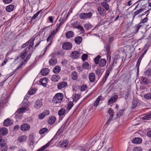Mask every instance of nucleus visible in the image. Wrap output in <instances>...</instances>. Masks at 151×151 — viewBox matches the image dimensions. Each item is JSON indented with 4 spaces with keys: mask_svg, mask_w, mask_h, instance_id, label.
<instances>
[{
    "mask_svg": "<svg viewBox=\"0 0 151 151\" xmlns=\"http://www.w3.org/2000/svg\"><path fill=\"white\" fill-rule=\"evenodd\" d=\"M55 35V31H54L53 32H52L49 35L48 37L47 38V41L48 42H49V43L48 44V45L47 46L45 47L44 49V51L42 55H44L45 53L46 52L47 49L48 48V47H50V46L52 42V40L53 39V37H54Z\"/></svg>",
    "mask_w": 151,
    "mask_h": 151,
    "instance_id": "nucleus-1",
    "label": "nucleus"
},
{
    "mask_svg": "<svg viewBox=\"0 0 151 151\" xmlns=\"http://www.w3.org/2000/svg\"><path fill=\"white\" fill-rule=\"evenodd\" d=\"M63 98V95L61 93L56 94L53 97L52 102L54 104H58L61 102Z\"/></svg>",
    "mask_w": 151,
    "mask_h": 151,
    "instance_id": "nucleus-2",
    "label": "nucleus"
},
{
    "mask_svg": "<svg viewBox=\"0 0 151 151\" xmlns=\"http://www.w3.org/2000/svg\"><path fill=\"white\" fill-rule=\"evenodd\" d=\"M0 146L2 151H7L8 147L6 141L4 139H0Z\"/></svg>",
    "mask_w": 151,
    "mask_h": 151,
    "instance_id": "nucleus-3",
    "label": "nucleus"
},
{
    "mask_svg": "<svg viewBox=\"0 0 151 151\" xmlns=\"http://www.w3.org/2000/svg\"><path fill=\"white\" fill-rule=\"evenodd\" d=\"M93 14L91 12L86 13H82L80 14L79 17L82 19H85L87 18H90L92 16Z\"/></svg>",
    "mask_w": 151,
    "mask_h": 151,
    "instance_id": "nucleus-4",
    "label": "nucleus"
},
{
    "mask_svg": "<svg viewBox=\"0 0 151 151\" xmlns=\"http://www.w3.org/2000/svg\"><path fill=\"white\" fill-rule=\"evenodd\" d=\"M108 112L109 115V118L106 123V124H109L111 121L114 118L113 115L114 114V112L113 110L111 109H109L108 110Z\"/></svg>",
    "mask_w": 151,
    "mask_h": 151,
    "instance_id": "nucleus-5",
    "label": "nucleus"
},
{
    "mask_svg": "<svg viewBox=\"0 0 151 151\" xmlns=\"http://www.w3.org/2000/svg\"><path fill=\"white\" fill-rule=\"evenodd\" d=\"M72 47L71 43L69 42H66L63 44L62 47L63 49L65 50H70Z\"/></svg>",
    "mask_w": 151,
    "mask_h": 151,
    "instance_id": "nucleus-6",
    "label": "nucleus"
},
{
    "mask_svg": "<svg viewBox=\"0 0 151 151\" xmlns=\"http://www.w3.org/2000/svg\"><path fill=\"white\" fill-rule=\"evenodd\" d=\"M97 10L99 14L102 16H104L106 14V11L104 8L100 6H99L97 8Z\"/></svg>",
    "mask_w": 151,
    "mask_h": 151,
    "instance_id": "nucleus-7",
    "label": "nucleus"
},
{
    "mask_svg": "<svg viewBox=\"0 0 151 151\" xmlns=\"http://www.w3.org/2000/svg\"><path fill=\"white\" fill-rule=\"evenodd\" d=\"M13 122V121L12 119L8 118L4 120L3 123V125L6 127L9 126L12 124Z\"/></svg>",
    "mask_w": 151,
    "mask_h": 151,
    "instance_id": "nucleus-8",
    "label": "nucleus"
},
{
    "mask_svg": "<svg viewBox=\"0 0 151 151\" xmlns=\"http://www.w3.org/2000/svg\"><path fill=\"white\" fill-rule=\"evenodd\" d=\"M30 128V125L27 124H24L22 125L20 127V129L23 131L28 130Z\"/></svg>",
    "mask_w": 151,
    "mask_h": 151,
    "instance_id": "nucleus-9",
    "label": "nucleus"
},
{
    "mask_svg": "<svg viewBox=\"0 0 151 151\" xmlns=\"http://www.w3.org/2000/svg\"><path fill=\"white\" fill-rule=\"evenodd\" d=\"M80 53L77 51H74L70 54V57L74 59H77L80 57Z\"/></svg>",
    "mask_w": 151,
    "mask_h": 151,
    "instance_id": "nucleus-10",
    "label": "nucleus"
},
{
    "mask_svg": "<svg viewBox=\"0 0 151 151\" xmlns=\"http://www.w3.org/2000/svg\"><path fill=\"white\" fill-rule=\"evenodd\" d=\"M48 79L47 78H43L41 79L40 81L39 82L43 86L46 87V84L48 82Z\"/></svg>",
    "mask_w": 151,
    "mask_h": 151,
    "instance_id": "nucleus-11",
    "label": "nucleus"
},
{
    "mask_svg": "<svg viewBox=\"0 0 151 151\" xmlns=\"http://www.w3.org/2000/svg\"><path fill=\"white\" fill-rule=\"evenodd\" d=\"M42 105V101L40 100H38L35 102L34 106L37 109H39Z\"/></svg>",
    "mask_w": 151,
    "mask_h": 151,
    "instance_id": "nucleus-12",
    "label": "nucleus"
},
{
    "mask_svg": "<svg viewBox=\"0 0 151 151\" xmlns=\"http://www.w3.org/2000/svg\"><path fill=\"white\" fill-rule=\"evenodd\" d=\"M56 120L55 117L54 116H52L48 118L47 119L48 123L50 125L52 124L55 122Z\"/></svg>",
    "mask_w": 151,
    "mask_h": 151,
    "instance_id": "nucleus-13",
    "label": "nucleus"
},
{
    "mask_svg": "<svg viewBox=\"0 0 151 151\" xmlns=\"http://www.w3.org/2000/svg\"><path fill=\"white\" fill-rule=\"evenodd\" d=\"M68 84L66 82H62L59 83L57 85L58 88L59 89H61L67 86Z\"/></svg>",
    "mask_w": 151,
    "mask_h": 151,
    "instance_id": "nucleus-14",
    "label": "nucleus"
},
{
    "mask_svg": "<svg viewBox=\"0 0 151 151\" xmlns=\"http://www.w3.org/2000/svg\"><path fill=\"white\" fill-rule=\"evenodd\" d=\"M118 98V96L117 95H115L113 96L109 99L108 101V104H112L114 102L117 100Z\"/></svg>",
    "mask_w": 151,
    "mask_h": 151,
    "instance_id": "nucleus-15",
    "label": "nucleus"
},
{
    "mask_svg": "<svg viewBox=\"0 0 151 151\" xmlns=\"http://www.w3.org/2000/svg\"><path fill=\"white\" fill-rule=\"evenodd\" d=\"M29 52V48H26L24 51L21 53L20 57L22 59H24Z\"/></svg>",
    "mask_w": 151,
    "mask_h": 151,
    "instance_id": "nucleus-16",
    "label": "nucleus"
},
{
    "mask_svg": "<svg viewBox=\"0 0 151 151\" xmlns=\"http://www.w3.org/2000/svg\"><path fill=\"white\" fill-rule=\"evenodd\" d=\"M95 77V74L93 73H91L88 75L89 81L91 83H93L94 81Z\"/></svg>",
    "mask_w": 151,
    "mask_h": 151,
    "instance_id": "nucleus-17",
    "label": "nucleus"
},
{
    "mask_svg": "<svg viewBox=\"0 0 151 151\" xmlns=\"http://www.w3.org/2000/svg\"><path fill=\"white\" fill-rule=\"evenodd\" d=\"M29 110L28 108H20L18 109L16 112V113H18L19 114H22Z\"/></svg>",
    "mask_w": 151,
    "mask_h": 151,
    "instance_id": "nucleus-18",
    "label": "nucleus"
},
{
    "mask_svg": "<svg viewBox=\"0 0 151 151\" xmlns=\"http://www.w3.org/2000/svg\"><path fill=\"white\" fill-rule=\"evenodd\" d=\"M132 142L134 144H140L142 142V139L139 137H135L132 140Z\"/></svg>",
    "mask_w": 151,
    "mask_h": 151,
    "instance_id": "nucleus-19",
    "label": "nucleus"
},
{
    "mask_svg": "<svg viewBox=\"0 0 151 151\" xmlns=\"http://www.w3.org/2000/svg\"><path fill=\"white\" fill-rule=\"evenodd\" d=\"M50 78L52 81L54 82H56L60 78V77L58 76L54 75L50 77Z\"/></svg>",
    "mask_w": 151,
    "mask_h": 151,
    "instance_id": "nucleus-20",
    "label": "nucleus"
},
{
    "mask_svg": "<svg viewBox=\"0 0 151 151\" xmlns=\"http://www.w3.org/2000/svg\"><path fill=\"white\" fill-rule=\"evenodd\" d=\"M107 3L105 1H103L101 3V4L106 11H107L109 9V6Z\"/></svg>",
    "mask_w": 151,
    "mask_h": 151,
    "instance_id": "nucleus-21",
    "label": "nucleus"
},
{
    "mask_svg": "<svg viewBox=\"0 0 151 151\" xmlns=\"http://www.w3.org/2000/svg\"><path fill=\"white\" fill-rule=\"evenodd\" d=\"M8 133V130L6 128H2L0 129V135H5Z\"/></svg>",
    "mask_w": 151,
    "mask_h": 151,
    "instance_id": "nucleus-22",
    "label": "nucleus"
},
{
    "mask_svg": "<svg viewBox=\"0 0 151 151\" xmlns=\"http://www.w3.org/2000/svg\"><path fill=\"white\" fill-rule=\"evenodd\" d=\"M14 6L12 4H10L7 6L6 8V10L8 12H11L14 9Z\"/></svg>",
    "mask_w": 151,
    "mask_h": 151,
    "instance_id": "nucleus-23",
    "label": "nucleus"
},
{
    "mask_svg": "<svg viewBox=\"0 0 151 151\" xmlns=\"http://www.w3.org/2000/svg\"><path fill=\"white\" fill-rule=\"evenodd\" d=\"M74 33L71 31H70L67 32L65 34V36L67 38H70L74 36Z\"/></svg>",
    "mask_w": 151,
    "mask_h": 151,
    "instance_id": "nucleus-24",
    "label": "nucleus"
},
{
    "mask_svg": "<svg viewBox=\"0 0 151 151\" xmlns=\"http://www.w3.org/2000/svg\"><path fill=\"white\" fill-rule=\"evenodd\" d=\"M82 41V38L80 36H78L76 37L74 41L75 43L78 44H80Z\"/></svg>",
    "mask_w": 151,
    "mask_h": 151,
    "instance_id": "nucleus-25",
    "label": "nucleus"
},
{
    "mask_svg": "<svg viewBox=\"0 0 151 151\" xmlns=\"http://www.w3.org/2000/svg\"><path fill=\"white\" fill-rule=\"evenodd\" d=\"M106 61L105 59H101L98 63L101 67H103L106 65Z\"/></svg>",
    "mask_w": 151,
    "mask_h": 151,
    "instance_id": "nucleus-26",
    "label": "nucleus"
},
{
    "mask_svg": "<svg viewBox=\"0 0 151 151\" xmlns=\"http://www.w3.org/2000/svg\"><path fill=\"white\" fill-rule=\"evenodd\" d=\"M49 70L48 68H45L43 69L41 71V74L42 75L45 76L47 75L49 73Z\"/></svg>",
    "mask_w": 151,
    "mask_h": 151,
    "instance_id": "nucleus-27",
    "label": "nucleus"
},
{
    "mask_svg": "<svg viewBox=\"0 0 151 151\" xmlns=\"http://www.w3.org/2000/svg\"><path fill=\"white\" fill-rule=\"evenodd\" d=\"M102 96H99L97 98L94 103L93 106H97L100 102V101L101 100Z\"/></svg>",
    "mask_w": 151,
    "mask_h": 151,
    "instance_id": "nucleus-28",
    "label": "nucleus"
},
{
    "mask_svg": "<svg viewBox=\"0 0 151 151\" xmlns=\"http://www.w3.org/2000/svg\"><path fill=\"white\" fill-rule=\"evenodd\" d=\"M72 79L74 80H76L78 78L77 73L76 71H73L71 75Z\"/></svg>",
    "mask_w": 151,
    "mask_h": 151,
    "instance_id": "nucleus-29",
    "label": "nucleus"
},
{
    "mask_svg": "<svg viewBox=\"0 0 151 151\" xmlns=\"http://www.w3.org/2000/svg\"><path fill=\"white\" fill-rule=\"evenodd\" d=\"M142 119L147 120H150L151 119V113L145 115L142 118Z\"/></svg>",
    "mask_w": 151,
    "mask_h": 151,
    "instance_id": "nucleus-30",
    "label": "nucleus"
},
{
    "mask_svg": "<svg viewBox=\"0 0 151 151\" xmlns=\"http://www.w3.org/2000/svg\"><path fill=\"white\" fill-rule=\"evenodd\" d=\"M60 68L59 66H57L53 69V71L55 73H58L60 71Z\"/></svg>",
    "mask_w": 151,
    "mask_h": 151,
    "instance_id": "nucleus-31",
    "label": "nucleus"
},
{
    "mask_svg": "<svg viewBox=\"0 0 151 151\" xmlns=\"http://www.w3.org/2000/svg\"><path fill=\"white\" fill-rule=\"evenodd\" d=\"M49 62L50 65H55L57 63V60L56 59L52 58L49 60Z\"/></svg>",
    "mask_w": 151,
    "mask_h": 151,
    "instance_id": "nucleus-32",
    "label": "nucleus"
},
{
    "mask_svg": "<svg viewBox=\"0 0 151 151\" xmlns=\"http://www.w3.org/2000/svg\"><path fill=\"white\" fill-rule=\"evenodd\" d=\"M6 102L5 100L4 101L3 100L2 97L1 98V99H0V109L4 107Z\"/></svg>",
    "mask_w": 151,
    "mask_h": 151,
    "instance_id": "nucleus-33",
    "label": "nucleus"
},
{
    "mask_svg": "<svg viewBox=\"0 0 151 151\" xmlns=\"http://www.w3.org/2000/svg\"><path fill=\"white\" fill-rule=\"evenodd\" d=\"M35 39H30L29 40H31L29 42V44L30 43L28 47H27L26 48H29V51H31L30 49L31 48H32L33 46L34 45V41Z\"/></svg>",
    "mask_w": 151,
    "mask_h": 151,
    "instance_id": "nucleus-34",
    "label": "nucleus"
},
{
    "mask_svg": "<svg viewBox=\"0 0 151 151\" xmlns=\"http://www.w3.org/2000/svg\"><path fill=\"white\" fill-rule=\"evenodd\" d=\"M68 143V141L67 140H64L62 142H61L60 146L61 147H65L67 145Z\"/></svg>",
    "mask_w": 151,
    "mask_h": 151,
    "instance_id": "nucleus-35",
    "label": "nucleus"
},
{
    "mask_svg": "<svg viewBox=\"0 0 151 151\" xmlns=\"http://www.w3.org/2000/svg\"><path fill=\"white\" fill-rule=\"evenodd\" d=\"M26 137L25 135L20 136L18 138V140L20 142H22L26 140Z\"/></svg>",
    "mask_w": 151,
    "mask_h": 151,
    "instance_id": "nucleus-36",
    "label": "nucleus"
},
{
    "mask_svg": "<svg viewBox=\"0 0 151 151\" xmlns=\"http://www.w3.org/2000/svg\"><path fill=\"white\" fill-rule=\"evenodd\" d=\"M84 26V28L87 30L91 29L92 27V25L89 23L85 24Z\"/></svg>",
    "mask_w": 151,
    "mask_h": 151,
    "instance_id": "nucleus-37",
    "label": "nucleus"
},
{
    "mask_svg": "<svg viewBox=\"0 0 151 151\" xmlns=\"http://www.w3.org/2000/svg\"><path fill=\"white\" fill-rule=\"evenodd\" d=\"M27 63L25 61L23 60L22 61L19 65L18 66L17 68L15 69V71L17 70L19 68H22L24 65Z\"/></svg>",
    "mask_w": 151,
    "mask_h": 151,
    "instance_id": "nucleus-38",
    "label": "nucleus"
},
{
    "mask_svg": "<svg viewBox=\"0 0 151 151\" xmlns=\"http://www.w3.org/2000/svg\"><path fill=\"white\" fill-rule=\"evenodd\" d=\"M144 73L145 75L147 76H151V69H149L145 70Z\"/></svg>",
    "mask_w": 151,
    "mask_h": 151,
    "instance_id": "nucleus-39",
    "label": "nucleus"
},
{
    "mask_svg": "<svg viewBox=\"0 0 151 151\" xmlns=\"http://www.w3.org/2000/svg\"><path fill=\"white\" fill-rule=\"evenodd\" d=\"M32 51H30L27 54L28 55L26 58V59L24 60L25 61L26 63H27L28 60H29L30 58V57L31 55Z\"/></svg>",
    "mask_w": 151,
    "mask_h": 151,
    "instance_id": "nucleus-40",
    "label": "nucleus"
},
{
    "mask_svg": "<svg viewBox=\"0 0 151 151\" xmlns=\"http://www.w3.org/2000/svg\"><path fill=\"white\" fill-rule=\"evenodd\" d=\"M48 129L46 128H44L41 129L39 132L40 134H44L47 132Z\"/></svg>",
    "mask_w": 151,
    "mask_h": 151,
    "instance_id": "nucleus-41",
    "label": "nucleus"
},
{
    "mask_svg": "<svg viewBox=\"0 0 151 151\" xmlns=\"http://www.w3.org/2000/svg\"><path fill=\"white\" fill-rule=\"evenodd\" d=\"M144 9H140L138 11L135 12L134 13V17L136 15L139 14L140 12H144Z\"/></svg>",
    "mask_w": 151,
    "mask_h": 151,
    "instance_id": "nucleus-42",
    "label": "nucleus"
},
{
    "mask_svg": "<svg viewBox=\"0 0 151 151\" xmlns=\"http://www.w3.org/2000/svg\"><path fill=\"white\" fill-rule=\"evenodd\" d=\"M125 109H120L119 111V113H117L116 114V116H117V117L118 116L119 117L121 116L122 115H123V113L124 111H125Z\"/></svg>",
    "mask_w": 151,
    "mask_h": 151,
    "instance_id": "nucleus-43",
    "label": "nucleus"
},
{
    "mask_svg": "<svg viewBox=\"0 0 151 151\" xmlns=\"http://www.w3.org/2000/svg\"><path fill=\"white\" fill-rule=\"evenodd\" d=\"M65 112V110L63 108L60 109L58 112V114L59 116H61L63 115Z\"/></svg>",
    "mask_w": 151,
    "mask_h": 151,
    "instance_id": "nucleus-44",
    "label": "nucleus"
},
{
    "mask_svg": "<svg viewBox=\"0 0 151 151\" xmlns=\"http://www.w3.org/2000/svg\"><path fill=\"white\" fill-rule=\"evenodd\" d=\"M144 97L147 100L151 99V93H148L144 95Z\"/></svg>",
    "mask_w": 151,
    "mask_h": 151,
    "instance_id": "nucleus-45",
    "label": "nucleus"
},
{
    "mask_svg": "<svg viewBox=\"0 0 151 151\" xmlns=\"http://www.w3.org/2000/svg\"><path fill=\"white\" fill-rule=\"evenodd\" d=\"M141 80L144 84H148V83L147 82V78L146 77L144 76L142 77Z\"/></svg>",
    "mask_w": 151,
    "mask_h": 151,
    "instance_id": "nucleus-46",
    "label": "nucleus"
},
{
    "mask_svg": "<svg viewBox=\"0 0 151 151\" xmlns=\"http://www.w3.org/2000/svg\"><path fill=\"white\" fill-rule=\"evenodd\" d=\"M73 106V103L72 102H70L68 105L67 107V110H70Z\"/></svg>",
    "mask_w": 151,
    "mask_h": 151,
    "instance_id": "nucleus-47",
    "label": "nucleus"
},
{
    "mask_svg": "<svg viewBox=\"0 0 151 151\" xmlns=\"http://www.w3.org/2000/svg\"><path fill=\"white\" fill-rule=\"evenodd\" d=\"M137 104V102L136 100H134L132 102V106L131 108L134 109L136 106Z\"/></svg>",
    "mask_w": 151,
    "mask_h": 151,
    "instance_id": "nucleus-48",
    "label": "nucleus"
},
{
    "mask_svg": "<svg viewBox=\"0 0 151 151\" xmlns=\"http://www.w3.org/2000/svg\"><path fill=\"white\" fill-rule=\"evenodd\" d=\"M79 98L80 95L78 94H75L74 95V97L73 99V101L75 102H76Z\"/></svg>",
    "mask_w": 151,
    "mask_h": 151,
    "instance_id": "nucleus-49",
    "label": "nucleus"
},
{
    "mask_svg": "<svg viewBox=\"0 0 151 151\" xmlns=\"http://www.w3.org/2000/svg\"><path fill=\"white\" fill-rule=\"evenodd\" d=\"M100 58V55H98L94 59V61L96 64H97L99 63V59Z\"/></svg>",
    "mask_w": 151,
    "mask_h": 151,
    "instance_id": "nucleus-50",
    "label": "nucleus"
},
{
    "mask_svg": "<svg viewBox=\"0 0 151 151\" xmlns=\"http://www.w3.org/2000/svg\"><path fill=\"white\" fill-rule=\"evenodd\" d=\"M65 127V125H63L60 129L58 130V133L60 134H61L63 132V131Z\"/></svg>",
    "mask_w": 151,
    "mask_h": 151,
    "instance_id": "nucleus-51",
    "label": "nucleus"
},
{
    "mask_svg": "<svg viewBox=\"0 0 151 151\" xmlns=\"http://www.w3.org/2000/svg\"><path fill=\"white\" fill-rule=\"evenodd\" d=\"M141 60L142 59L139 58L137 61V64L136 65V67L137 68V69L138 71H139V67L140 64Z\"/></svg>",
    "mask_w": 151,
    "mask_h": 151,
    "instance_id": "nucleus-52",
    "label": "nucleus"
},
{
    "mask_svg": "<svg viewBox=\"0 0 151 151\" xmlns=\"http://www.w3.org/2000/svg\"><path fill=\"white\" fill-rule=\"evenodd\" d=\"M82 67L85 69H88L89 67V64L86 62H84L83 64Z\"/></svg>",
    "mask_w": 151,
    "mask_h": 151,
    "instance_id": "nucleus-53",
    "label": "nucleus"
},
{
    "mask_svg": "<svg viewBox=\"0 0 151 151\" xmlns=\"http://www.w3.org/2000/svg\"><path fill=\"white\" fill-rule=\"evenodd\" d=\"M29 104L30 103L29 102H26L25 103L23 102L22 106L23 107H24V108H27L29 106Z\"/></svg>",
    "mask_w": 151,
    "mask_h": 151,
    "instance_id": "nucleus-54",
    "label": "nucleus"
},
{
    "mask_svg": "<svg viewBox=\"0 0 151 151\" xmlns=\"http://www.w3.org/2000/svg\"><path fill=\"white\" fill-rule=\"evenodd\" d=\"M78 22L76 21L75 22H73L71 24V26L73 28H77L78 26Z\"/></svg>",
    "mask_w": 151,
    "mask_h": 151,
    "instance_id": "nucleus-55",
    "label": "nucleus"
},
{
    "mask_svg": "<svg viewBox=\"0 0 151 151\" xmlns=\"http://www.w3.org/2000/svg\"><path fill=\"white\" fill-rule=\"evenodd\" d=\"M95 72L96 75H98L99 76H100L101 75V71L100 69L96 68L95 70Z\"/></svg>",
    "mask_w": 151,
    "mask_h": 151,
    "instance_id": "nucleus-56",
    "label": "nucleus"
},
{
    "mask_svg": "<svg viewBox=\"0 0 151 151\" xmlns=\"http://www.w3.org/2000/svg\"><path fill=\"white\" fill-rule=\"evenodd\" d=\"M88 55L86 54H84L82 56V59L83 61H85L87 59Z\"/></svg>",
    "mask_w": 151,
    "mask_h": 151,
    "instance_id": "nucleus-57",
    "label": "nucleus"
},
{
    "mask_svg": "<svg viewBox=\"0 0 151 151\" xmlns=\"http://www.w3.org/2000/svg\"><path fill=\"white\" fill-rule=\"evenodd\" d=\"M49 145H50L49 143H48L46 144L44 146H43L42 147H41L40 148V149H41L42 151H43L42 150L46 149L49 146Z\"/></svg>",
    "mask_w": 151,
    "mask_h": 151,
    "instance_id": "nucleus-58",
    "label": "nucleus"
},
{
    "mask_svg": "<svg viewBox=\"0 0 151 151\" xmlns=\"http://www.w3.org/2000/svg\"><path fill=\"white\" fill-rule=\"evenodd\" d=\"M36 90L35 89H32L29 92H28L27 93L28 95H31L33 94L35 92Z\"/></svg>",
    "mask_w": 151,
    "mask_h": 151,
    "instance_id": "nucleus-59",
    "label": "nucleus"
},
{
    "mask_svg": "<svg viewBox=\"0 0 151 151\" xmlns=\"http://www.w3.org/2000/svg\"><path fill=\"white\" fill-rule=\"evenodd\" d=\"M87 88V86L86 85H83L81 86V90L82 91H85Z\"/></svg>",
    "mask_w": 151,
    "mask_h": 151,
    "instance_id": "nucleus-60",
    "label": "nucleus"
},
{
    "mask_svg": "<svg viewBox=\"0 0 151 151\" xmlns=\"http://www.w3.org/2000/svg\"><path fill=\"white\" fill-rule=\"evenodd\" d=\"M29 139L30 140V141L32 142H34V135L32 134H31L29 135Z\"/></svg>",
    "mask_w": 151,
    "mask_h": 151,
    "instance_id": "nucleus-61",
    "label": "nucleus"
},
{
    "mask_svg": "<svg viewBox=\"0 0 151 151\" xmlns=\"http://www.w3.org/2000/svg\"><path fill=\"white\" fill-rule=\"evenodd\" d=\"M142 150L140 147H136L134 148L133 151H142Z\"/></svg>",
    "mask_w": 151,
    "mask_h": 151,
    "instance_id": "nucleus-62",
    "label": "nucleus"
},
{
    "mask_svg": "<svg viewBox=\"0 0 151 151\" xmlns=\"http://www.w3.org/2000/svg\"><path fill=\"white\" fill-rule=\"evenodd\" d=\"M77 28L79 29L81 31L83 32H84V29L83 27L81 26L80 25H78Z\"/></svg>",
    "mask_w": 151,
    "mask_h": 151,
    "instance_id": "nucleus-63",
    "label": "nucleus"
},
{
    "mask_svg": "<svg viewBox=\"0 0 151 151\" xmlns=\"http://www.w3.org/2000/svg\"><path fill=\"white\" fill-rule=\"evenodd\" d=\"M45 116L48 115L50 114V111L48 110H46L42 113Z\"/></svg>",
    "mask_w": 151,
    "mask_h": 151,
    "instance_id": "nucleus-64",
    "label": "nucleus"
}]
</instances>
